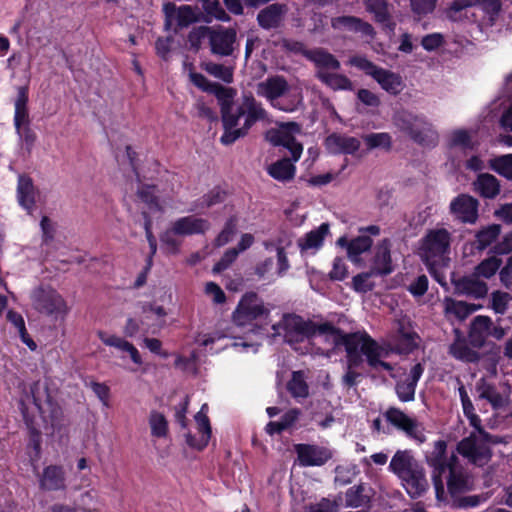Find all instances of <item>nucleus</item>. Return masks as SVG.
<instances>
[{"instance_id": "1", "label": "nucleus", "mask_w": 512, "mask_h": 512, "mask_svg": "<svg viewBox=\"0 0 512 512\" xmlns=\"http://www.w3.org/2000/svg\"><path fill=\"white\" fill-rule=\"evenodd\" d=\"M333 345L335 347L343 346L345 349L347 367L342 377V383L348 388L354 387L361 376L356 369L363 364V356L366 357V361L371 369L375 371L382 369L390 372L393 370V366L383 360L388 357L389 351L378 344L365 331L343 332Z\"/></svg>"}, {"instance_id": "2", "label": "nucleus", "mask_w": 512, "mask_h": 512, "mask_svg": "<svg viewBox=\"0 0 512 512\" xmlns=\"http://www.w3.org/2000/svg\"><path fill=\"white\" fill-rule=\"evenodd\" d=\"M224 133L220 141L224 145L234 143L246 135L251 126L267 117L262 104L252 95H243L240 101L225 100L221 107Z\"/></svg>"}, {"instance_id": "3", "label": "nucleus", "mask_w": 512, "mask_h": 512, "mask_svg": "<svg viewBox=\"0 0 512 512\" xmlns=\"http://www.w3.org/2000/svg\"><path fill=\"white\" fill-rule=\"evenodd\" d=\"M301 127L296 122L282 123L277 129H270L266 133L267 140L274 146H283L291 153V159L283 158L271 164L268 174L278 181H289L294 175L296 168L293 162H297L303 152V146L297 142L294 135L300 133Z\"/></svg>"}, {"instance_id": "4", "label": "nucleus", "mask_w": 512, "mask_h": 512, "mask_svg": "<svg viewBox=\"0 0 512 512\" xmlns=\"http://www.w3.org/2000/svg\"><path fill=\"white\" fill-rule=\"evenodd\" d=\"M283 330L285 341L292 346L295 351L305 353L299 344L310 340L316 335L324 336L327 341L333 344L343 333L330 322H314L305 320L298 315H285L283 317Z\"/></svg>"}, {"instance_id": "5", "label": "nucleus", "mask_w": 512, "mask_h": 512, "mask_svg": "<svg viewBox=\"0 0 512 512\" xmlns=\"http://www.w3.org/2000/svg\"><path fill=\"white\" fill-rule=\"evenodd\" d=\"M388 468L401 480L412 498L420 497L429 487L424 468L411 450L396 451Z\"/></svg>"}, {"instance_id": "6", "label": "nucleus", "mask_w": 512, "mask_h": 512, "mask_svg": "<svg viewBox=\"0 0 512 512\" xmlns=\"http://www.w3.org/2000/svg\"><path fill=\"white\" fill-rule=\"evenodd\" d=\"M256 94L265 98L273 108L284 112H294L302 103L301 94L294 92L280 75L269 76L257 83Z\"/></svg>"}, {"instance_id": "7", "label": "nucleus", "mask_w": 512, "mask_h": 512, "mask_svg": "<svg viewBox=\"0 0 512 512\" xmlns=\"http://www.w3.org/2000/svg\"><path fill=\"white\" fill-rule=\"evenodd\" d=\"M451 240V233L445 228L430 229L421 238L419 256L430 272L436 267L447 265Z\"/></svg>"}, {"instance_id": "8", "label": "nucleus", "mask_w": 512, "mask_h": 512, "mask_svg": "<svg viewBox=\"0 0 512 512\" xmlns=\"http://www.w3.org/2000/svg\"><path fill=\"white\" fill-rule=\"evenodd\" d=\"M394 125L408 135L414 142L427 147L438 143V133L433 125L422 115L401 110L393 116Z\"/></svg>"}, {"instance_id": "9", "label": "nucleus", "mask_w": 512, "mask_h": 512, "mask_svg": "<svg viewBox=\"0 0 512 512\" xmlns=\"http://www.w3.org/2000/svg\"><path fill=\"white\" fill-rule=\"evenodd\" d=\"M31 300L36 311L55 321L64 319L68 314L66 301L50 286H39L34 289Z\"/></svg>"}, {"instance_id": "10", "label": "nucleus", "mask_w": 512, "mask_h": 512, "mask_svg": "<svg viewBox=\"0 0 512 512\" xmlns=\"http://www.w3.org/2000/svg\"><path fill=\"white\" fill-rule=\"evenodd\" d=\"M447 443L444 440L434 442L433 449L426 455L427 463L433 468L432 480L438 500L444 499L443 474H446L447 468L457 462L458 457L455 454L449 457L446 454Z\"/></svg>"}, {"instance_id": "11", "label": "nucleus", "mask_w": 512, "mask_h": 512, "mask_svg": "<svg viewBox=\"0 0 512 512\" xmlns=\"http://www.w3.org/2000/svg\"><path fill=\"white\" fill-rule=\"evenodd\" d=\"M456 450L469 463L479 467L486 465L492 457L487 433H471L457 444Z\"/></svg>"}, {"instance_id": "12", "label": "nucleus", "mask_w": 512, "mask_h": 512, "mask_svg": "<svg viewBox=\"0 0 512 512\" xmlns=\"http://www.w3.org/2000/svg\"><path fill=\"white\" fill-rule=\"evenodd\" d=\"M270 309L264 305L262 299L254 292L246 293L239 301L233 313V321L238 326H246L252 321H266Z\"/></svg>"}, {"instance_id": "13", "label": "nucleus", "mask_w": 512, "mask_h": 512, "mask_svg": "<svg viewBox=\"0 0 512 512\" xmlns=\"http://www.w3.org/2000/svg\"><path fill=\"white\" fill-rule=\"evenodd\" d=\"M384 417L392 426L404 432L408 438L420 444L426 441L423 425L399 408L390 407L384 413Z\"/></svg>"}, {"instance_id": "14", "label": "nucleus", "mask_w": 512, "mask_h": 512, "mask_svg": "<svg viewBox=\"0 0 512 512\" xmlns=\"http://www.w3.org/2000/svg\"><path fill=\"white\" fill-rule=\"evenodd\" d=\"M165 13V28L167 30L174 26V31L178 32L187 28L198 21V15L194 8L189 5L177 7L174 3H167L163 7Z\"/></svg>"}, {"instance_id": "15", "label": "nucleus", "mask_w": 512, "mask_h": 512, "mask_svg": "<svg viewBox=\"0 0 512 512\" xmlns=\"http://www.w3.org/2000/svg\"><path fill=\"white\" fill-rule=\"evenodd\" d=\"M236 40L235 29L222 26L213 27L209 42L211 53L222 57L232 56Z\"/></svg>"}, {"instance_id": "16", "label": "nucleus", "mask_w": 512, "mask_h": 512, "mask_svg": "<svg viewBox=\"0 0 512 512\" xmlns=\"http://www.w3.org/2000/svg\"><path fill=\"white\" fill-rule=\"evenodd\" d=\"M295 452L302 467L322 466L332 458L328 448L314 444H297Z\"/></svg>"}, {"instance_id": "17", "label": "nucleus", "mask_w": 512, "mask_h": 512, "mask_svg": "<svg viewBox=\"0 0 512 512\" xmlns=\"http://www.w3.org/2000/svg\"><path fill=\"white\" fill-rule=\"evenodd\" d=\"M478 200L467 194H460L450 203V213L462 223L473 224L478 219Z\"/></svg>"}, {"instance_id": "18", "label": "nucleus", "mask_w": 512, "mask_h": 512, "mask_svg": "<svg viewBox=\"0 0 512 512\" xmlns=\"http://www.w3.org/2000/svg\"><path fill=\"white\" fill-rule=\"evenodd\" d=\"M370 271L375 276H386L394 271L389 239L385 238L375 246Z\"/></svg>"}, {"instance_id": "19", "label": "nucleus", "mask_w": 512, "mask_h": 512, "mask_svg": "<svg viewBox=\"0 0 512 512\" xmlns=\"http://www.w3.org/2000/svg\"><path fill=\"white\" fill-rule=\"evenodd\" d=\"M331 26L337 31H349L359 33L361 36L372 40L375 37L373 26L355 16H338L331 19Z\"/></svg>"}, {"instance_id": "20", "label": "nucleus", "mask_w": 512, "mask_h": 512, "mask_svg": "<svg viewBox=\"0 0 512 512\" xmlns=\"http://www.w3.org/2000/svg\"><path fill=\"white\" fill-rule=\"evenodd\" d=\"M308 61L314 64L315 77L317 79L322 74L338 71L341 68L340 61L328 50L321 47L311 49V52L308 54Z\"/></svg>"}, {"instance_id": "21", "label": "nucleus", "mask_w": 512, "mask_h": 512, "mask_svg": "<svg viewBox=\"0 0 512 512\" xmlns=\"http://www.w3.org/2000/svg\"><path fill=\"white\" fill-rule=\"evenodd\" d=\"M207 409V404H203L200 411L195 415L199 436L196 437L190 432L185 435L186 443L198 450L205 448L211 437V426L207 416Z\"/></svg>"}, {"instance_id": "22", "label": "nucleus", "mask_w": 512, "mask_h": 512, "mask_svg": "<svg viewBox=\"0 0 512 512\" xmlns=\"http://www.w3.org/2000/svg\"><path fill=\"white\" fill-rule=\"evenodd\" d=\"M417 333L411 328L410 323L399 321L397 333L393 338L392 350L399 354H408L417 348Z\"/></svg>"}, {"instance_id": "23", "label": "nucleus", "mask_w": 512, "mask_h": 512, "mask_svg": "<svg viewBox=\"0 0 512 512\" xmlns=\"http://www.w3.org/2000/svg\"><path fill=\"white\" fill-rule=\"evenodd\" d=\"M453 284L457 293L475 299H482L486 297L488 293L487 283L474 273L454 280Z\"/></svg>"}, {"instance_id": "24", "label": "nucleus", "mask_w": 512, "mask_h": 512, "mask_svg": "<svg viewBox=\"0 0 512 512\" xmlns=\"http://www.w3.org/2000/svg\"><path fill=\"white\" fill-rule=\"evenodd\" d=\"M423 372L424 366L421 363H417L411 368L406 379L396 383L395 391L400 401L410 402L414 400L417 383L422 377Z\"/></svg>"}, {"instance_id": "25", "label": "nucleus", "mask_w": 512, "mask_h": 512, "mask_svg": "<svg viewBox=\"0 0 512 512\" xmlns=\"http://www.w3.org/2000/svg\"><path fill=\"white\" fill-rule=\"evenodd\" d=\"M325 147L333 155L353 154L360 148V141L352 136L333 133L326 137Z\"/></svg>"}, {"instance_id": "26", "label": "nucleus", "mask_w": 512, "mask_h": 512, "mask_svg": "<svg viewBox=\"0 0 512 512\" xmlns=\"http://www.w3.org/2000/svg\"><path fill=\"white\" fill-rule=\"evenodd\" d=\"M171 225L178 236L204 234L210 229V223L207 219L193 215L178 218Z\"/></svg>"}, {"instance_id": "27", "label": "nucleus", "mask_w": 512, "mask_h": 512, "mask_svg": "<svg viewBox=\"0 0 512 512\" xmlns=\"http://www.w3.org/2000/svg\"><path fill=\"white\" fill-rule=\"evenodd\" d=\"M39 487L44 491H59L66 488L64 469L61 466L49 465L39 475Z\"/></svg>"}, {"instance_id": "28", "label": "nucleus", "mask_w": 512, "mask_h": 512, "mask_svg": "<svg viewBox=\"0 0 512 512\" xmlns=\"http://www.w3.org/2000/svg\"><path fill=\"white\" fill-rule=\"evenodd\" d=\"M337 245L346 248L348 258L353 263H358L361 260L360 256L371 249L373 240L368 235L360 234L351 240L340 237L337 240Z\"/></svg>"}, {"instance_id": "29", "label": "nucleus", "mask_w": 512, "mask_h": 512, "mask_svg": "<svg viewBox=\"0 0 512 512\" xmlns=\"http://www.w3.org/2000/svg\"><path fill=\"white\" fill-rule=\"evenodd\" d=\"M443 483L451 495L463 493L468 489V477L458 461L447 468L446 474H443Z\"/></svg>"}, {"instance_id": "30", "label": "nucleus", "mask_w": 512, "mask_h": 512, "mask_svg": "<svg viewBox=\"0 0 512 512\" xmlns=\"http://www.w3.org/2000/svg\"><path fill=\"white\" fill-rule=\"evenodd\" d=\"M480 308H482V305L458 301L450 297H446L443 301L445 316L450 321H463Z\"/></svg>"}, {"instance_id": "31", "label": "nucleus", "mask_w": 512, "mask_h": 512, "mask_svg": "<svg viewBox=\"0 0 512 512\" xmlns=\"http://www.w3.org/2000/svg\"><path fill=\"white\" fill-rule=\"evenodd\" d=\"M329 233V225L322 223L317 229H314L304 237L298 240V246L302 254H315L322 246L325 237Z\"/></svg>"}, {"instance_id": "32", "label": "nucleus", "mask_w": 512, "mask_h": 512, "mask_svg": "<svg viewBox=\"0 0 512 512\" xmlns=\"http://www.w3.org/2000/svg\"><path fill=\"white\" fill-rule=\"evenodd\" d=\"M28 87H17V96L14 101V127L15 130L30 126V117L28 110Z\"/></svg>"}, {"instance_id": "33", "label": "nucleus", "mask_w": 512, "mask_h": 512, "mask_svg": "<svg viewBox=\"0 0 512 512\" xmlns=\"http://www.w3.org/2000/svg\"><path fill=\"white\" fill-rule=\"evenodd\" d=\"M36 189L33 181L26 175L18 177L17 199L21 207L31 213L35 206Z\"/></svg>"}, {"instance_id": "34", "label": "nucleus", "mask_w": 512, "mask_h": 512, "mask_svg": "<svg viewBox=\"0 0 512 512\" xmlns=\"http://www.w3.org/2000/svg\"><path fill=\"white\" fill-rule=\"evenodd\" d=\"M492 324V320L488 316L479 315L473 319L469 340L474 347L480 348L484 345L486 338L490 336Z\"/></svg>"}, {"instance_id": "35", "label": "nucleus", "mask_w": 512, "mask_h": 512, "mask_svg": "<svg viewBox=\"0 0 512 512\" xmlns=\"http://www.w3.org/2000/svg\"><path fill=\"white\" fill-rule=\"evenodd\" d=\"M98 337L105 345L115 347L121 351L127 352L135 364L141 365L143 363L137 348L127 340L115 335H108L103 331L98 332Z\"/></svg>"}, {"instance_id": "36", "label": "nucleus", "mask_w": 512, "mask_h": 512, "mask_svg": "<svg viewBox=\"0 0 512 512\" xmlns=\"http://www.w3.org/2000/svg\"><path fill=\"white\" fill-rule=\"evenodd\" d=\"M285 13V6L281 4H271L262 9L257 15L259 25L264 29H273L280 26Z\"/></svg>"}, {"instance_id": "37", "label": "nucleus", "mask_w": 512, "mask_h": 512, "mask_svg": "<svg viewBox=\"0 0 512 512\" xmlns=\"http://www.w3.org/2000/svg\"><path fill=\"white\" fill-rule=\"evenodd\" d=\"M373 79L383 90L393 96L400 94L404 88L403 80L399 74L382 67Z\"/></svg>"}, {"instance_id": "38", "label": "nucleus", "mask_w": 512, "mask_h": 512, "mask_svg": "<svg viewBox=\"0 0 512 512\" xmlns=\"http://www.w3.org/2000/svg\"><path fill=\"white\" fill-rule=\"evenodd\" d=\"M366 11L373 15L374 20L385 27L393 29L389 4L386 0H364Z\"/></svg>"}, {"instance_id": "39", "label": "nucleus", "mask_w": 512, "mask_h": 512, "mask_svg": "<svg viewBox=\"0 0 512 512\" xmlns=\"http://www.w3.org/2000/svg\"><path fill=\"white\" fill-rule=\"evenodd\" d=\"M476 390L481 399L487 400L495 409L501 408L506 404V399L501 395L496 387L480 378L476 383Z\"/></svg>"}, {"instance_id": "40", "label": "nucleus", "mask_w": 512, "mask_h": 512, "mask_svg": "<svg viewBox=\"0 0 512 512\" xmlns=\"http://www.w3.org/2000/svg\"><path fill=\"white\" fill-rule=\"evenodd\" d=\"M474 190L484 198H495L500 192L497 178L491 174H480L474 182Z\"/></svg>"}, {"instance_id": "41", "label": "nucleus", "mask_w": 512, "mask_h": 512, "mask_svg": "<svg viewBox=\"0 0 512 512\" xmlns=\"http://www.w3.org/2000/svg\"><path fill=\"white\" fill-rule=\"evenodd\" d=\"M226 199V193L220 189H213L192 203L190 211L203 213L205 210L221 204Z\"/></svg>"}, {"instance_id": "42", "label": "nucleus", "mask_w": 512, "mask_h": 512, "mask_svg": "<svg viewBox=\"0 0 512 512\" xmlns=\"http://www.w3.org/2000/svg\"><path fill=\"white\" fill-rule=\"evenodd\" d=\"M318 80L333 91H352L354 88L352 81L338 71L322 74Z\"/></svg>"}, {"instance_id": "43", "label": "nucleus", "mask_w": 512, "mask_h": 512, "mask_svg": "<svg viewBox=\"0 0 512 512\" xmlns=\"http://www.w3.org/2000/svg\"><path fill=\"white\" fill-rule=\"evenodd\" d=\"M157 188L155 185L143 184L139 181L137 188V197L140 201L147 205L148 209L154 212L162 211L159 198L156 195Z\"/></svg>"}, {"instance_id": "44", "label": "nucleus", "mask_w": 512, "mask_h": 512, "mask_svg": "<svg viewBox=\"0 0 512 512\" xmlns=\"http://www.w3.org/2000/svg\"><path fill=\"white\" fill-rule=\"evenodd\" d=\"M287 390L295 399L306 398L309 395V387L303 371H294L287 383Z\"/></svg>"}, {"instance_id": "45", "label": "nucleus", "mask_w": 512, "mask_h": 512, "mask_svg": "<svg viewBox=\"0 0 512 512\" xmlns=\"http://www.w3.org/2000/svg\"><path fill=\"white\" fill-rule=\"evenodd\" d=\"M501 232L500 225L492 224L476 233L474 242L477 250H485L499 237Z\"/></svg>"}, {"instance_id": "46", "label": "nucleus", "mask_w": 512, "mask_h": 512, "mask_svg": "<svg viewBox=\"0 0 512 512\" xmlns=\"http://www.w3.org/2000/svg\"><path fill=\"white\" fill-rule=\"evenodd\" d=\"M449 352L454 358L468 363H475L480 359L479 353L471 349L466 342L462 340H456L451 344Z\"/></svg>"}, {"instance_id": "47", "label": "nucleus", "mask_w": 512, "mask_h": 512, "mask_svg": "<svg viewBox=\"0 0 512 512\" xmlns=\"http://www.w3.org/2000/svg\"><path fill=\"white\" fill-rule=\"evenodd\" d=\"M213 27L209 26H198L194 27L188 34L187 41L190 49L198 52L202 48V44L205 40L210 42Z\"/></svg>"}, {"instance_id": "48", "label": "nucleus", "mask_w": 512, "mask_h": 512, "mask_svg": "<svg viewBox=\"0 0 512 512\" xmlns=\"http://www.w3.org/2000/svg\"><path fill=\"white\" fill-rule=\"evenodd\" d=\"M202 67L208 74L225 83L229 84L233 81V68L231 67L211 61L204 63Z\"/></svg>"}, {"instance_id": "49", "label": "nucleus", "mask_w": 512, "mask_h": 512, "mask_svg": "<svg viewBox=\"0 0 512 512\" xmlns=\"http://www.w3.org/2000/svg\"><path fill=\"white\" fill-rule=\"evenodd\" d=\"M363 485L350 487L345 493V503L348 507H361L369 502V496L365 495Z\"/></svg>"}, {"instance_id": "50", "label": "nucleus", "mask_w": 512, "mask_h": 512, "mask_svg": "<svg viewBox=\"0 0 512 512\" xmlns=\"http://www.w3.org/2000/svg\"><path fill=\"white\" fill-rule=\"evenodd\" d=\"M149 425L152 436L162 438L167 435L168 422L162 413L152 411L149 416Z\"/></svg>"}, {"instance_id": "51", "label": "nucleus", "mask_w": 512, "mask_h": 512, "mask_svg": "<svg viewBox=\"0 0 512 512\" xmlns=\"http://www.w3.org/2000/svg\"><path fill=\"white\" fill-rule=\"evenodd\" d=\"M501 264V259L497 257H490L476 266L474 274L479 278L484 277L489 279L496 274V272L500 269Z\"/></svg>"}, {"instance_id": "52", "label": "nucleus", "mask_w": 512, "mask_h": 512, "mask_svg": "<svg viewBox=\"0 0 512 512\" xmlns=\"http://www.w3.org/2000/svg\"><path fill=\"white\" fill-rule=\"evenodd\" d=\"M363 140L369 149L384 148L390 149L392 139L389 133H370L363 136Z\"/></svg>"}, {"instance_id": "53", "label": "nucleus", "mask_w": 512, "mask_h": 512, "mask_svg": "<svg viewBox=\"0 0 512 512\" xmlns=\"http://www.w3.org/2000/svg\"><path fill=\"white\" fill-rule=\"evenodd\" d=\"M512 297L509 293L500 290L493 291L490 295L489 307L497 314H504Z\"/></svg>"}, {"instance_id": "54", "label": "nucleus", "mask_w": 512, "mask_h": 512, "mask_svg": "<svg viewBox=\"0 0 512 512\" xmlns=\"http://www.w3.org/2000/svg\"><path fill=\"white\" fill-rule=\"evenodd\" d=\"M491 167L494 171L512 180V154L497 157L491 161Z\"/></svg>"}, {"instance_id": "55", "label": "nucleus", "mask_w": 512, "mask_h": 512, "mask_svg": "<svg viewBox=\"0 0 512 512\" xmlns=\"http://www.w3.org/2000/svg\"><path fill=\"white\" fill-rule=\"evenodd\" d=\"M349 64L363 71L365 74L371 76L372 78H374L378 71L381 69V67L375 65L365 56H353L349 59Z\"/></svg>"}, {"instance_id": "56", "label": "nucleus", "mask_w": 512, "mask_h": 512, "mask_svg": "<svg viewBox=\"0 0 512 512\" xmlns=\"http://www.w3.org/2000/svg\"><path fill=\"white\" fill-rule=\"evenodd\" d=\"M98 503L99 497L95 490L83 492L78 499V506L84 512H96Z\"/></svg>"}, {"instance_id": "57", "label": "nucleus", "mask_w": 512, "mask_h": 512, "mask_svg": "<svg viewBox=\"0 0 512 512\" xmlns=\"http://www.w3.org/2000/svg\"><path fill=\"white\" fill-rule=\"evenodd\" d=\"M450 146L463 149L472 148V137L468 130L456 129L450 134Z\"/></svg>"}, {"instance_id": "58", "label": "nucleus", "mask_w": 512, "mask_h": 512, "mask_svg": "<svg viewBox=\"0 0 512 512\" xmlns=\"http://www.w3.org/2000/svg\"><path fill=\"white\" fill-rule=\"evenodd\" d=\"M374 273L372 271L357 274L353 277V287L357 292L366 293L374 288V284L370 281L371 276Z\"/></svg>"}, {"instance_id": "59", "label": "nucleus", "mask_w": 512, "mask_h": 512, "mask_svg": "<svg viewBox=\"0 0 512 512\" xmlns=\"http://www.w3.org/2000/svg\"><path fill=\"white\" fill-rule=\"evenodd\" d=\"M281 47L288 52L302 55L307 60L308 54L311 52V49H308L303 42L293 39H283L281 41Z\"/></svg>"}, {"instance_id": "60", "label": "nucleus", "mask_w": 512, "mask_h": 512, "mask_svg": "<svg viewBox=\"0 0 512 512\" xmlns=\"http://www.w3.org/2000/svg\"><path fill=\"white\" fill-rule=\"evenodd\" d=\"M203 6H204V9L207 12V14L214 17L215 19H217L219 21H223V22H227L230 20V16L223 9V7L219 3V1L210 0Z\"/></svg>"}, {"instance_id": "61", "label": "nucleus", "mask_w": 512, "mask_h": 512, "mask_svg": "<svg viewBox=\"0 0 512 512\" xmlns=\"http://www.w3.org/2000/svg\"><path fill=\"white\" fill-rule=\"evenodd\" d=\"M176 236L178 235L174 231V227L172 225L160 236V241L166 245L173 253H177L180 246V241L176 238Z\"/></svg>"}, {"instance_id": "62", "label": "nucleus", "mask_w": 512, "mask_h": 512, "mask_svg": "<svg viewBox=\"0 0 512 512\" xmlns=\"http://www.w3.org/2000/svg\"><path fill=\"white\" fill-rule=\"evenodd\" d=\"M234 232H235V223L232 219H230L226 222L224 228L219 233V235L216 237L215 245L217 247L226 245L231 240Z\"/></svg>"}, {"instance_id": "63", "label": "nucleus", "mask_w": 512, "mask_h": 512, "mask_svg": "<svg viewBox=\"0 0 512 512\" xmlns=\"http://www.w3.org/2000/svg\"><path fill=\"white\" fill-rule=\"evenodd\" d=\"M444 43V37L440 33H431L424 36L421 45L426 51H434Z\"/></svg>"}, {"instance_id": "64", "label": "nucleus", "mask_w": 512, "mask_h": 512, "mask_svg": "<svg viewBox=\"0 0 512 512\" xmlns=\"http://www.w3.org/2000/svg\"><path fill=\"white\" fill-rule=\"evenodd\" d=\"M428 289V278L426 275L418 276L413 282H411L408 286V291L413 296H422L426 293Z\"/></svg>"}]
</instances>
